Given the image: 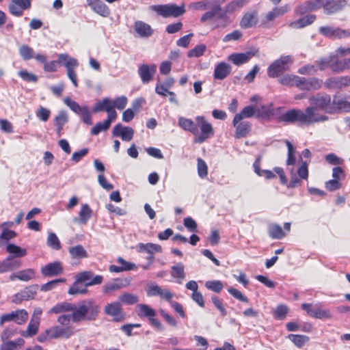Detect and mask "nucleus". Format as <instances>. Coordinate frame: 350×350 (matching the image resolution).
<instances>
[{
    "mask_svg": "<svg viewBox=\"0 0 350 350\" xmlns=\"http://www.w3.org/2000/svg\"><path fill=\"white\" fill-rule=\"evenodd\" d=\"M70 312L71 314L60 315L57 322L62 325H67L70 321L78 323L83 321H94L100 312V306L92 299H85L77 304V308Z\"/></svg>",
    "mask_w": 350,
    "mask_h": 350,
    "instance_id": "nucleus-1",
    "label": "nucleus"
},
{
    "mask_svg": "<svg viewBox=\"0 0 350 350\" xmlns=\"http://www.w3.org/2000/svg\"><path fill=\"white\" fill-rule=\"evenodd\" d=\"M310 106L314 109V118H318L319 121L314 123L323 122L329 120V117L325 114L319 113L321 110L325 113L333 115L332 97L327 94L318 93L310 96L308 99Z\"/></svg>",
    "mask_w": 350,
    "mask_h": 350,
    "instance_id": "nucleus-2",
    "label": "nucleus"
},
{
    "mask_svg": "<svg viewBox=\"0 0 350 350\" xmlns=\"http://www.w3.org/2000/svg\"><path fill=\"white\" fill-rule=\"evenodd\" d=\"M314 109L312 107H306L304 111L292 109L280 115L278 117V122L288 124L299 122L301 124L311 125L319 120L314 118Z\"/></svg>",
    "mask_w": 350,
    "mask_h": 350,
    "instance_id": "nucleus-3",
    "label": "nucleus"
},
{
    "mask_svg": "<svg viewBox=\"0 0 350 350\" xmlns=\"http://www.w3.org/2000/svg\"><path fill=\"white\" fill-rule=\"evenodd\" d=\"M293 62L291 55H282L273 62L267 68V75L270 78H276L287 71Z\"/></svg>",
    "mask_w": 350,
    "mask_h": 350,
    "instance_id": "nucleus-4",
    "label": "nucleus"
},
{
    "mask_svg": "<svg viewBox=\"0 0 350 350\" xmlns=\"http://www.w3.org/2000/svg\"><path fill=\"white\" fill-rule=\"evenodd\" d=\"M153 10L163 18H177L185 12L184 5L178 6L173 3L154 5Z\"/></svg>",
    "mask_w": 350,
    "mask_h": 350,
    "instance_id": "nucleus-5",
    "label": "nucleus"
},
{
    "mask_svg": "<svg viewBox=\"0 0 350 350\" xmlns=\"http://www.w3.org/2000/svg\"><path fill=\"white\" fill-rule=\"evenodd\" d=\"M64 102L74 113L81 117V119L85 124L88 125L93 124L92 118L87 105H80L68 97L64 98Z\"/></svg>",
    "mask_w": 350,
    "mask_h": 350,
    "instance_id": "nucleus-6",
    "label": "nucleus"
},
{
    "mask_svg": "<svg viewBox=\"0 0 350 350\" xmlns=\"http://www.w3.org/2000/svg\"><path fill=\"white\" fill-rule=\"evenodd\" d=\"M196 121L201 131L200 133L196 135L197 137L194 140L196 143H203L214 135V130L211 124L208 123L204 116H197Z\"/></svg>",
    "mask_w": 350,
    "mask_h": 350,
    "instance_id": "nucleus-7",
    "label": "nucleus"
},
{
    "mask_svg": "<svg viewBox=\"0 0 350 350\" xmlns=\"http://www.w3.org/2000/svg\"><path fill=\"white\" fill-rule=\"evenodd\" d=\"M333 114L350 113L349 95L336 94L332 96Z\"/></svg>",
    "mask_w": 350,
    "mask_h": 350,
    "instance_id": "nucleus-8",
    "label": "nucleus"
},
{
    "mask_svg": "<svg viewBox=\"0 0 350 350\" xmlns=\"http://www.w3.org/2000/svg\"><path fill=\"white\" fill-rule=\"evenodd\" d=\"M211 10L209 11H207L205 12L200 18V21L204 23L209 19L213 18L215 16H217V18L219 20L217 25L215 26V27H226L228 24L230 23V19L229 17L226 15V14L224 12H221V7H217L216 8H209Z\"/></svg>",
    "mask_w": 350,
    "mask_h": 350,
    "instance_id": "nucleus-9",
    "label": "nucleus"
},
{
    "mask_svg": "<svg viewBox=\"0 0 350 350\" xmlns=\"http://www.w3.org/2000/svg\"><path fill=\"white\" fill-rule=\"evenodd\" d=\"M29 314L25 309H18L3 314L0 318V325L5 323L14 321L18 325L24 324L28 319Z\"/></svg>",
    "mask_w": 350,
    "mask_h": 350,
    "instance_id": "nucleus-10",
    "label": "nucleus"
},
{
    "mask_svg": "<svg viewBox=\"0 0 350 350\" xmlns=\"http://www.w3.org/2000/svg\"><path fill=\"white\" fill-rule=\"evenodd\" d=\"M322 36L330 39H342L350 36V31L332 26H322L319 29Z\"/></svg>",
    "mask_w": 350,
    "mask_h": 350,
    "instance_id": "nucleus-11",
    "label": "nucleus"
},
{
    "mask_svg": "<svg viewBox=\"0 0 350 350\" xmlns=\"http://www.w3.org/2000/svg\"><path fill=\"white\" fill-rule=\"evenodd\" d=\"M347 5V0H321L320 8H323L325 14L330 15L342 10Z\"/></svg>",
    "mask_w": 350,
    "mask_h": 350,
    "instance_id": "nucleus-12",
    "label": "nucleus"
},
{
    "mask_svg": "<svg viewBox=\"0 0 350 350\" xmlns=\"http://www.w3.org/2000/svg\"><path fill=\"white\" fill-rule=\"evenodd\" d=\"M38 288V286L36 284L25 287L12 297V302L15 304H19L23 301L33 299L36 295Z\"/></svg>",
    "mask_w": 350,
    "mask_h": 350,
    "instance_id": "nucleus-13",
    "label": "nucleus"
},
{
    "mask_svg": "<svg viewBox=\"0 0 350 350\" xmlns=\"http://www.w3.org/2000/svg\"><path fill=\"white\" fill-rule=\"evenodd\" d=\"M297 79L296 87L301 90H317L320 89L323 85V81L316 77L306 79L305 77H299Z\"/></svg>",
    "mask_w": 350,
    "mask_h": 350,
    "instance_id": "nucleus-14",
    "label": "nucleus"
},
{
    "mask_svg": "<svg viewBox=\"0 0 350 350\" xmlns=\"http://www.w3.org/2000/svg\"><path fill=\"white\" fill-rule=\"evenodd\" d=\"M133 33L137 38H148L153 35L154 29L149 24L142 21H136L133 25Z\"/></svg>",
    "mask_w": 350,
    "mask_h": 350,
    "instance_id": "nucleus-15",
    "label": "nucleus"
},
{
    "mask_svg": "<svg viewBox=\"0 0 350 350\" xmlns=\"http://www.w3.org/2000/svg\"><path fill=\"white\" fill-rule=\"evenodd\" d=\"M104 312L107 315L113 317V321L116 322L122 321L125 318V313L122 311L119 301L107 304L105 306Z\"/></svg>",
    "mask_w": 350,
    "mask_h": 350,
    "instance_id": "nucleus-16",
    "label": "nucleus"
},
{
    "mask_svg": "<svg viewBox=\"0 0 350 350\" xmlns=\"http://www.w3.org/2000/svg\"><path fill=\"white\" fill-rule=\"evenodd\" d=\"M301 308L306 311L307 313L312 317L316 319H330L332 317V314L330 311L327 309H322L318 306H315L312 308V305L310 304H302Z\"/></svg>",
    "mask_w": 350,
    "mask_h": 350,
    "instance_id": "nucleus-17",
    "label": "nucleus"
},
{
    "mask_svg": "<svg viewBox=\"0 0 350 350\" xmlns=\"http://www.w3.org/2000/svg\"><path fill=\"white\" fill-rule=\"evenodd\" d=\"M157 68L154 64L151 65L144 64L138 67L137 72L143 83H148L153 79Z\"/></svg>",
    "mask_w": 350,
    "mask_h": 350,
    "instance_id": "nucleus-18",
    "label": "nucleus"
},
{
    "mask_svg": "<svg viewBox=\"0 0 350 350\" xmlns=\"http://www.w3.org/2000/svg\"><path fill=\"white\" fill-rule=\"evenodd\" d=\"M324 85L327 89H342L350 85V77H332L327 79Z\"/></svg>",
    "mask_w": 350,
    "mask_h": 350,
    "instance_id": "nucleus-19",
    "label": "nucleus"
},
{
    "mask_svg": "<svg viewBox=\"0 0 350 350\" xmlns=\"http://www.w3.org/2000/svg\"><path fill=\"white\" fill-rule=\"evenodd\" d=\"M146 291L148 297L160 296L166 301H170L174 295L167 289H163L157 284H150L146 288Z\"/></svg>",
    "mask_w": 350,
    "mask_h": 350,
    "instance_id": "nucleus-20",
    "label": "nucleus"
},
{
    "mask_svg": "<svg viewBox=\"0 0 350 350\" xmlns=\"http://www.w3.org/2000/svg\"><path fill=\"white\" fill-rule=\"evenodd\" d=\"M64 271L62 262L54 261L43 266L40 272L44 277L51 278L61 275Z\"/></svg>",
    "mask_w": 350,
    "mask_h": 350,
    "instance_id": "nucleus-21",
    "label": "nucleus"
},
{
    "mask_svg": "<svg viewBox=\"0 0 350 350\" xmlns=\"http://www.w3.org/2000/svg\"><path fill=\"white\" fill-rule=\"evenodd\" d=\"M257 51H249L245 53H234L228 57V60L236 66H241L248 62L256 55Z\"/></svg>",
    "mask_w": 350,
    "mask_h": 350,
    "instance_id": "nucleus-22",
    "label": "nucleus"
},
{
    "mask_svg": "<svg viewBox=\"0 0 350 350\" xmlns=\"http://www.w3.org/2000/svg\"><path fill=\"white\" fill-rule=\"evenodd\" d=\"M130 284V280L127 278H116L106 283L103 287V292L109 295L112 292L127 286Z\"/></svg>",
    "mask_w": 350,
    "mask_h": 350,
    "instance_id": "nucleus-23",
    "label": "nucleus"
},
{
    "mask_svg": "<svg viewBox=\"0 0 350 350\" xmlns=\"http://www.w3.org/2000/svg\"><path fill=\"white\" fill-rule=\"evenodd\" d=\"M22 266V261L15 258L13 256H8L4 260L0 261V273L14 271Z\"/></svg>",
    "mask_w": 350,
    "mask_h": 350,
    "instance_id": "nucleus-24",
    "label": "nucleus"
},
{
    "mask_svg": "<svg viewBox=\"0 0 350 350\" xmlns=\"http://www.w3.org/2000/svg\"><path fill=\"white\" fill-rule=\"evenodd\" d=\"M137 250L139 252H146L149 255L147 257V260H148L149 265H151L154 261V252H161L162 247L161 245L154 243H139L137 245Z\"/></svg>",
    "mask_w": 350,
    "mask_h": 350,
    "instance_id": "nucleus-25",
    "label": "nucleus"
},
{
    "mask_svg": "<svg viewBox=\"0 0 350 350\" xmlns=\"http://www.w3.org/2000/svg\"><path fill=\"white\" fill-rule=\"evenodd\" d=\"M134 131L129 126H123L121 124H116L112 131L114 137H120L122 140L129 142L133 139Z\"/></svg>",
    "mask_w": 350,
    "mask_h": 350,
    "instance_id": "nucleus-26",
    "label": "nucleus"
},
{
    "mask_svg": "<svg viewBox=\"0 0 350 350\" xmlns=\"http://www.w3.org/2000/svg\"><path fill=\"white\" fill-rule=\"evenodd\" d=\"M232 67L225 62L217 64L214 69L213 77L216 80H223L231 72Z\"/></svg>",
    "mask_w": 350,
    "mask_h": 350,
    "instance_id": "nucleus-27",
    "label": "nucleus"
},
{
    "mask_svg": "<svg viewBox=\"0 0 350 350\" xmlns=\"http://www.w3.org/2000/svg\"><path fill=\"white\" fill-rule=\"evenodd\" d=\"M321 0L306 1L299 4L295 9L297 14L303 15L308 12L320 9Z\"/></svg>",
    "mask_w": 350,
    "mask_h": 350,
    "instance_id": "nucleus-28",
    "label": "nucleus"
},
{
    "mask_svg": "<svg viewBox=\"0 0 350 350\" xmlns=\"http://www.w3.org/2000/svg\"><path fill=\"white\" fill-rule=\"evenodd\" d=\"M88 5L98 14L107 17L110 14L109 8L100 0H87Z\"/></svg>",
    "mask_w": 350,
    "mask_h": 350,
    "instance_id": "nucleus-29",
    "label": "nucleus"
},
{
    "mask_svg": "<svg viewBox=\"0 0 350 350\" xmlns=\"http://www.w3.org/2000/svg\"><path fill=\"white\" fill-rule=\"evenodd\" d=\"M232 124L236 128L234 137L237 139L245 137L251 131L252 124L248 121H240L239 123H234V119H233Z\"/></svg>",
    "mask_w": 350,
    "mask_h": 350,
    "instance_id": "nucleus-30",
    "label": "nucleus"
},
{
    "mask_svg": "<svg viewBox=\"0 0 350 350\" xmlns=\"http://www.w3.org/2000/svg\"><path fill=\"white\" fill-rule=\"evenodd\" d=\"M178 125L184 131L190 132L193 135H198V127L191 119L179 117L178 119Z\"/></svg>",
    "mask_w": 350,
    "mask_h": 350,
    "instance_id": "nucleus-31",
    "label": "nucleus"
},
{
    "mask_svg": "<svg viewBox=\"0 0 350 350\" xmlns=\"http://www.w3.org/2000/svg\"><path fill=\"white\" fill-rule=\"evenodd\" d=\"M258 23L256 12H246L240 21V26L243 29H248L255 26Z\"/></svg>",
    "mask_w": 350,
    "mask_h": 350,
    "instance_id": "nucleus-32",
    "label": "nucleus"
},
{
    "mask_svg": "<svg viewBox=\"0 0 350 350\" xmlns=\"http://www.w3.org/2000/svg\"><path fill=\"white\" fill-rule=\"evenodd\" d=\"M255 116L258 119L269 120L273 115L272 104L261 105L258 107H255Z\"/></svg>",
    "mask_w": 350,
    "mask_h": 350,
    "instance_id": "nucleus-33",
    "label": "nucleus"
},
{
    "mask_svg": "<svg viewBox=\"0 0 350 350\" xmlns=\"http://www.w3.org/2000/svg\"><path fill=\"white\" fill-rule=\"evenodd\" d=\"M73 334V331L70 327H60L55 326L51 328V336L53 338H69Z\"/></svg>",
    "mask_w": 350,
    "mask_h": 350,
    "instance_id": "nucleus-34",
    "label": "nucleus"
},
{
    "mask_svg": "<svg viewBox=\"0 0 350 350\" xmlns=\"http://www.w3.org/2000/svg\"><path fill=\"white\" fill-rule=\"evenodd\" d=\"M316 19V16L313 14L307 15L297 21L289 23L288 26L293 29H300L311 25Z\"/></svg>",
    "mask_w": 350,
    "mask_h": 350,
    "instance_id": "nucleus-35",
    "label": "nucleus"
},
{
    "mask_svg": "<svg viewBox=\"0 0 350 350\" xmlns=\"http://www.w3.org/2000/svg\"><path fill=\"white\" fill-rule=\"evenodd\" d=\"M175 82V80L172 77H169L166 79L163 83H158L155 87V92L157 94L163 96H166L167 94H168V89L171 88L174 83Z\"/></svg>",
    "mask_w": 350,
    "mask_h": 350,
    "instance_id": "nucleus-36",
    "label": "nucleus"
},
{
    "mask_svg": "<svg viewBox=\"0 0 350 350\" xmlns=\"http://www.w3.org/2000/svg\"><path fill=\"white\" fill-rule=\"evenodd\" d=\"M92 211L88 204H82L81 210L79 213V219H75V221H77L81 224L85 225L88 220L92 217Z\"/></svg>",
    "mask_w": 350,
    "mask_h": 350,
    "instance_id": "nucleus-37",
    "label": "nucleus"
},
{
    "mask_svg": "<svg viewBox=\"0 0 350 350\" xmlns=\"http://www.w3.org/2000/svg\"><path fill=\"white\" fill-rule=\"evenodd\" d=\"M256 108L252 105H247L239 113H237L234 117V123H239L244 118H250L255 116Z\"/></svg>",
    "mask_w": 350,
    "mask_h": 350,
    "instance_id": "nucleus-38",
    "label": "nucleus"
},
{
    "mask_svg": "<svg viewBox=\"0 0 350 350\" xmlns=\"http://www.w3.org/2000/svg\"><path fill=\"white\" fill-rule=\"evenodd\" d=\"M77 308V305L68 302H62L56 304L49 310V313L59 314L64 312H70Z\"/></svg>",
    "mask_w": 350,
    "mask_h": 350,
    "instance_id": "nucleus-39",
    "label": "nucleus"
},
{
    "mask_svg": "<svg viewBox=\"0 0 350 350\" xmlns=\"http://www.w3.org/2000/svg\"><path fill=\"white\" fill-rule=\"evenodd\" d=\"M350 68V58L339 60L335 55V62L332 65V70L334 72H341Z\"/></svg>",
    "mask_w": 350,
    "mask_h": 350,
    "instance_id": "nucleus-40",
    "label": "nucleus"
},
{
    "mask_svg": "<svg viewBox=\"0 0 350 350\" xmlns=\"http://www.w3.org/2000/svg\"><path fill=\"white\" fill-rule=\"evenodd\" d=\"M59 62L63 63L66 70H74L79 66L78 61L66 53H61L59 55Z\"/></svg>",
    "mask_w": 350,
    "mask_h": 350,
    "instance_id": "nucleus-41",
    "label": "nucleus"
},
{
    "mask_svg": "<svg viewBox=\"0 0 350 350\" xmlns=\"http://www.w3.org/2000/svg\"><path fill=\"white\" fill-rule=\"evenodd\" d=\"M170 274L173 278L178 280V283L181 284L182 280L185 278L184 265L181 262L173 265L171 268Z\"/></svg>",
    "mask_w": 350,
    "mask_h": 350,
    "instance_id": "nucleus-42",
    "label": "nucleus"
},
{
    "mask_svg": "<svg viewBox=\"0 0 350 350\" xmlns=\"http://www.w3.org/2000/svg\"><path fill=\"white\" fill-rule=\"evenodd\" d=\"M24 343L25 340L22 338H17L16 340L3 341L1 350H18Z\"/></svg>",
    "mask_w": 350,
    "mask_h": 350,
    "instance_id": "nucleus-43",
    "label": "nucleus"
},
{
    "mask_svg": "<svg viewBox=\"0 0 350 350\" xmlns=\"http://www.w3.org/2000/svg\"><path fill=\"white\" fill-rule=\"evenodd\" d=\"M268 234L273 239H282L286 235L282 227L276 224H272L269 226Z\"/></svg>",
    "mask_w": 350,
    "mask_h": 350,
    "instance_id": "nucleus-44",
    "label": "nucleus"
},
{
    "mask_svg": "<svg viewBox=\"0 0 350 350\" xmlns=\"http://www.w3.org/2000/svg\"><path fill=\"white\" fill-rule=\"evenodd\" d=\"M249 2V0H233L225 6V13L232 14L240 10Z\"/></svg>",
    "mask_w": 350,
    "mask_h": 350,
    "instance_id": "nucleus-45",
    "label": "nucleus"
},
{
    "mask_svg": "<svg viewBox=\"0 0 350 350\" xmlns=\"http://www.w3.org/2000/svg\"><path fill=\"white\" fill-rule=\"evenodd\" d=\"M86 283L83 284L82 282L78 281L76 279V281L72 284V285L70 287L68 291V293L69 295H77V294H85L88 292Z\"/></svg>",
    "mask_w": 350,
    "mask_h": 350,
    "instance_id": "nucleus-46",
    "label": "nucleus"
},
{
    "mask_svg": "<svg viewBox=\"0 0 350 350\" xmlns=\"http://www.w3.org/2000/svg\"><path fill=\"white\" fill-rule=\"evenodd\" d=\"M6 251L16 259L27 255V250L13 243H10L6 246Z\"/></svg>",
    "mask_w": 350,
    "mask_h": 350,
    "instance_id": "nucleus-47",
    "label": "nucleus"
},
{
    "mask_svg": "<svg viewBox=\"0 0 350 350\" xmlns=\"http://www.w3.org/2000/svg\"><path fill=\"white\" fill-rule=\"evenodd\" d=\"M68 252L72 258L79 259L87 258L88 256V252L81 245L70 247Z\"/></svg>",
    "mask_w": 350,
    "mask_h": 350,
    "instance_id": "nucleus-48",
    "label": "nucleus"
},
{
    "mask_svg": "<svg viewBox=\"0 0 350 350\" xmlns=\"http://www.w3.org/2000/svg\"><path fill=\"white\" fill-rule=\"evenodd\" d=\"M39 325L40 323H37V321L33 322L30 321L27 329L22 331L21 335L25 338H31L35 336L38 332Z\"/></svg>",
    "mask_w": 350,
    "mask_h": 350,
    "instance_id": "nucleus-49",
    "label": "nucleus"
},
{
    "mask_svg": "<svg viewBox=\"0 0 350 350\" xmlns=\"http://www.w3.org/2000/svg\"><path fill=\"white\" fill-rule=\"evenodd\" d=\"M335 62V55H330L315 62V66L317 70H324L328 67L332 68V64Z\"/></svg>",
    "mask_w": 350,
    "mask_h": 350,
    "instance_id": "nucleus-50",
    "label": "nucleus"
},
{
    "mask_svg": "<svg viewBox=\"0 0 350 350\" xmlns=\"http://www.w3.org/2000/svg\"><path fill=\"white\" fill-rule=\"evenodd\" d=\"M137 307L139 308L137 314L140 317H148L149 319L152 316H157L155 310L148 305L139 304Z\"/></svg>",
    "mask_w": 350,
    "mask_h": 350,
    "instance_id": "nucleus-51",
    "label": "nucleus"
},
{
    "mask_svg": "<svg viewBox=\"0 0 350 350\" xmlns=\"http://www.w3.org/2000/svg\"><path fill=\"white\" fill-rule=\"evenodd\" d=\"M287 338L298 347H303L309 340V338L304 335L288 334Z\"/></svg>",
    "mask_w": 350,
    "mask_h": 350,
    "instance_id": "nucleus-52",
    "label": "nucleus"
},
{
    "mask_svg": "<svg viewBox=\"0 0 350 350\" xmlns=\"http://www.w3.org/2000/svg\"><path fill=\"white\" fill-rule=\"evenodd\" d=\"M21 57L25 61H28L33 57V50L27 44L21 45L18 49Z\"/></svg>",
    "mask_w": 350,
    "mask_h": 350,
    "instance_id": "nucleus-53",
    "label": "nucleus"
},
{
    "mask_svg": "<svg viewBox=\"0 0 350 350\" xmlns=\"http://www.w3.org/2000/svg\"><path fill=\"white\" fill-rule=\"evenodd\" d=\"M299 76L285 75L279 79V82L283 85L297 86Z\"/></svg>",
    "mask_w": 350,
    "mask_h": 350,
    "instance_id": "nucleus-54",
    "label": "nucleus"
},
{
    "mask_svg": "<svg viewBox=\"0 0 350 350\" xmlns=\"http://www.w3.org/2000/svg\"><path fill=\"white\" fill-rule=\"evenodd\" d=\"M119 301L126 305H133L139 301V297L135 295L125 293L119 297Z\"/></svg>",
    "mask_w": 350,
    "mask_h": 350,
    "instance_id": "nucleus-55",
    "label": "nucleus"
},
{
    "mask_svg": "<svg viewBox=\"0 0 350 350\" xmlns=\"http://www.w3.org/2000/svg\"><path fill=\"white\" fill-rule=\"evenodd\" d=\"M35 270L26 269L18 271V280L23 282H28L35 278Z\"/></svg>",
    "mask_w": 350,
    "mask_h": 350,
    "instance_id": "nucleus-56",
    "label": "nucleus"
},
{
    "mask_svg": "<svg viewBox=\"0 0 350 350\" xmlns=\"http://www.w3.org/2000/svg\"><path fill=\"white\" fill-rule=\"evenodd\" d=\"M2 232L0 235V246L10 239L16 237L17 234L15 231L8 229H1Z\"/></svg>",
    "mask_w": 350,
    "mask_h": 350,
    "instance_id": "nucleus-57",
    "label": "nucleus"
},
{
    "mask_svg": "<svg viewBox=\"0 0 350 350\" xmlns=\"http://www.w3.org/2000/svg\"><path fill=\"white\" fill-rule=\"evenodd\" d=\"M206 49L205 44H198L187 52V56L189 57H199L204 55Z\"/></svg>",
    "mask_w": 350,
    "mask_h": 350,
    "instance_id": "nucleus-58",
    "label": "nucleus"
},
{
    "mask_svg": "<svg viewBox=\"0 0 350 350\" xmlns=\"http://www.w3.org/2000/svg\"><path fill=\"white\" fill-rule=\"evenodd\" d=\"M285 144L288 148V158L286 160V164L288 165H294L296 161V159L295 157V148L293 146L291 142L288 140H285Z\"/></svg>",
    "mask_w": 350,
    "mask_h": 350,
    "instance_id": "nucleus-59",
    "label": "nucleus"
},
{
    "mask_svg": "<svg viewBox=\"0 0 350 350\" xmlns=\"http://www.w3.org/2000/svg\"><path fill=\"white\" fill-rule=\"evenodd\" d=\"M205 286L215 293H219L224 288L223 283L220 280H209L206 282Z\"/></svg>",
    "mask_w": 350,
    "mask_h": 350,
    "instance_id": "nucleus-60",
    "label": "nucleus"
},
{
    "mask_svg": "<svg viewBox=\"0 0 350 350\" xmlns=\"http://www.w3.org/2000/svg\"><path fill=\"white\" fill-rule=\"evenodd\" d=\"M47 245L54 250H58L61 248V244L57 235L50 232L47 237Z\"/></svg>",
    "mask_w": 350,
    "mask_h": 350,
    "instance_id": "nucleus-61",
    "label": "nucleus"
},
{
    "mask_svg": "<svg viewBox=\"0 0 350 350\" xmlns=\"http://www.w3.org/2000/svg\"><path fill=\"white\" fill-rule=\"evenodd\" d=\"M66 280L65 278H59L49 281L40 286V291L44 292L49 291L55 288L58 284L64 283L66 282Z\"/></svg>",
    "mask_w": 350,
    "mask_h": 350,
    "instance_id": "nucleus-62",
    "label": "nucleus"
},
{
    "mask_svg": "<svg viewBox=\"0 0 350 350\" xmlns=\"http://www.w3.org/2000/svg\"><path fill=\"white\" fill-rule=\"evenodd\" d=\"M109 127V120H105L103 122H98L92 128L91 134L97 135L100 132L107 131Z\"/></svg>",
    "mask_w": 350,
    "mask_h": 350,
    "instance_id": "nucleus-63",
    "label": "nucleus"
},
{
    "mask_svg": "<svg viewBox=\"0 0 350 350\" xmlns=\"http://www.w3.org/2000/svg\"><path fill=\"white\" fill-rule=\"evenodd\" d=\"M36 115L42 122H46L51 115V111L44 107H39L36 112Z\"/></svg>",
    "mask_w": 350,
    "mask_h": 350,
    "instance_id": "nucleus-64",
    "label": "nucleus"
}]
</instances>
